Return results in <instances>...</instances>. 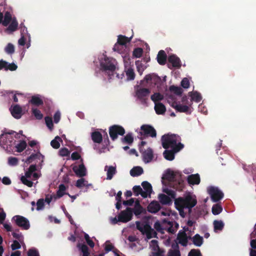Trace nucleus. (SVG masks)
I'll use <instances>...</instances> for the list:
<instances>
[{"instance_id":"obj_1","label":"nucleus","mask_w":256,"mask_h":256,"mask_svg":"<svg viewBox=\"0 0 256 256\" xmlns=\"http://www.w3.org/2000/svg\"><path fill=\"white\" fill-rule=\"evenodd\" d=\"M179 136L175 134H167L161 138L162 145L165 149L163 156L166 160H173L175 154L182 150L184 145L179 142Z\"/></svg>"},{"instance_id":"obj_2","label":"nucleus","mask_w":256,"mask_h":256,"mask_svg":"<svg viewBox=\"0 0 256 256\" xmlns=\"http://www.w3.org/2000/svg\"><path fill=\"white\" fill-rule=\"evenodd\" d=\"M197 204V200L194 195L188 193L183 197H179L175 199L174 204L176 208L179 211L180 215L184 217V210L188 209L190 212L192 208Z\"/></svg>"},{"instance_id":"obj_3","label":"nucleus","mask_w":256,"mask_h":256,"mask_svg":"<svg viewBox=\"0 0 256 256\" xmlns=\"http://www.w3.org/2000/svg\"><path fill=\"white\" fill-rule=\"evenodd\" d=\"M16 132L8 130L4 132L0 136V144L8 152L14 151L16 140L14 139V134Z\"/></svg>"},{"instance_id":"obj_4","label":"nucleus","mask_w":256,"mask_h":256,"mask_svg":"<svg viewBox=\"0 0 256 256\" xmlns=\"http://www.w3.org/2000/svg\"><path fill=\"white\" fill-rule=\"evenodd\" d=\"M100 66L102 70L106 72L110 78H111V76L114 75L116 70V66L112 60L110 58L105 56L104 60H101Z\"/></svg>"},{"instance_id":"obj_5","label":"nucleus","mask_w":256,"mask_h":256,"mask_svg":"<svg viewBox=\"0 0 256 256\" xmlns=\"http://www.w3.org/2000/svg\"><path fill=\"white\" fill-rule=\"evenodd\" d=\"M141 131L138 132V138L143 140L146 137L150 136L156 138V132L152 126L148 124H143L140 126Z\"/></svg>"},{"instance_id":"obj_6","label":"nucleus","mask_w":256,"mask_h":256,"mask_svg":"<svg viewBox=\"0 0 256 256\" xmlns=\"http://www.w3.org/2000/svg\"><path fill=\"white\" fill-rule=\"evenodd\" d=\"M146 142L142 141L138 144V150L142 154L143 160H152L154 158V152L152 148L150 147L144 148Z\"/></svg>"},{"instance_id":"obj_7","label":"nucleus","mask_w":256,"mask_h":256,"mask_svg":"<svg viewBox=\"0 0 256 256\" xmlns=\"http://www.w3.org/2000/svg\"><path fill=\"white\" fill-rule=\"evenodd\" d=\"M136 228L140 230L143 235L146 234L148 239H150L152 238V234L154 232L150 224H143L139 221H136Z\"/></svg>"},{"instance_id":"obj_8","label":"nucleus","mask_w":256,"mask_h":256,"mask_svg":"<svg viewBox=\"0 0 256 256\" xmlns=\"http://www.w3.org/2000/svg\"><path fill=\"white\" fill-rule=\"evenodd\" d=\"M125 132L124 128L120 125L114 124L109 128V134L114 141L118 138V135L124 136Z\"/></svg>"},{"instance_id":"obj_9","label":"nucleus","mask_w":256,"mask_h":256,"mask_svg":"<svg viewBox=\"0 0 256 256\" xmlns=\"http://www.w3.org/2000/svg\"><path fill=\"white\" fill-rule=\"evenodd\" d=\"M12 220H14L16 224L22 229L28 230L30 228V224L29 220L25 217L16 215L12 218Z\"/></svg>"},{"instance_id":"obj_10","label":"nucleus","mask_w":256,"mask_h":256,"mask_svg":"<svg viewBox=\"0 0 256 256\" xmlns=\"http://www.w3.org/2000/svg\"><path fill=\"white\" fill-rule=\"evenodd\" d=\"M132 208H127L125 210L120 212L118 215V220L120 222H127L132 218Z\"/></svg>"},{"instance_id":"obj_11","label":"nucleus","mask_w":256,"mask_h":256,"mask_svg":"<svg viewBox=\"0 0 256 256\" xmlns=\"http://www.w3.org/2000/svg\"><path fill=\"white\" fill-rule=\"evenodd\" d=\"M136 96L142 102L146 100V98L148 96L150 92V90L147 88H141L140 86L137 85L135 87Z\"/></svg>"},{"instance_id":"obj_12","label":"nucleus","mask_w":256,"mask_h":256,"mask_svg":"<svg viewBox=\"0 0 256 256\" xmlns=\"http://www.w3.org/2000/svg\"><path fill=\"white\" fill-rule=\"evenodd\" d=\"M192 234L189 233H185L184 231H179L177 234L176 240L181 246H186L188 244V241L192 238Z\"/></svg>"},{"instance_id":"obj_13","label":"nucleus","mask_w":256,"mask_h":256,"mask_svg":"<svg viewBox=\"0 0 256 256\" xmlns=\"http://www.w3.org/2000/svg\"><path fill=\"white\" fill-rule=\"evenodd\" d=\"M132 36L130 38L126 37L122 35H120L118 36L117 43L116 44L113 48L114 51L118 52L119 53H121L122 51L120 48V46H122L130 42Z\"/></svg>"},{"instance_id":"obj_14","label":"nucleus","mask_w":256,"mask_h":256,"mask_svg":"<svg viewBox=\"0 0 256 256\" xmlns=\"http://www.w3.org/2000/svg\"><path fill=\"white\" fill-rule=\"evenodd\" d=\"M208 193L214 202H217L224 197L223 192L218 188L211 186L208 190Z\"/></svg>"},{"instance_id":"obj_15","label":"nucleus","mask_w":256,"mask_h":256,"mask_svg":"<svg viewBox=\"0 0 256 256\" xmlns=\"http://www.w3.org/2000/svg\"><path fill=\"white\" fill-rule=\"evenodd\" d=\"M38 171V166L36 164H31L26 172L24 176L30 178L32 176V180H36L40 178V175Z\"/></svg>"},{"instance_id":"obj_16","label":"nucleus","mask_w":256,"mask_h":256,"mask_svg":"<svg viewBox=\"0 0 256 256\" xmlns=\"http://www.w3.org/2000/svg\"><path fill=\"white\" fill-rule=\"evenodd\" d=\"M72 170L78 177L82 178L86 174V170L83 163L74 166Z\"/></svg>"},{"instance_id":"obj_17","label":"nucleus","mask_w":256,"mask_h":256,"mask_svg":"<svg viewBox=\"0 0 256 256\" xmlns=\"http://www.w3.org/2000/svg\"><path fill=\"white\" fill-rule=\"evenodd\" d=\"M172 106L177 112H184L186 114H190L191 110L190 107L186 105L177 104L176 102L172 103Z\"/></svg>"},{"instance_id":"obj_18","label":"nucleus","mask_w":256,"mask_h":256,"mask_svg":"<svg viewBox=\"0 0 256 256\" xmlns=\"http://www.w3.org/2000/svg\"><path fill=\"white\" fill-rule=\"evenodd\" d=\"M147 208L150 212L156 214L160 210L161 206L158 202L153 200L149 204Z\"/></svg>"},{"instance_id":"obj_19","label":"nucleus","mask_w":256,"mask_h":256,"mask_svg":"<svg viewBox=\"0 0 256 256\" xmlns=\"http://www.w3.org/2000/svg\"><path fill=\"white\" fill-rule=\"evenodd\" d=\"M168 62L172 64V67L180 68L181 67L180 60L176 55L172 54L168 58Z\"/></svg>"},{"instance_id":"obj_20","label":"nucleus","mask_w":256,"mask_h":256,"mask_svg":"<svg viewBox=\"0 0 256 256\" xmlns=\"http://www.w3.org/2000/svg\"><path fill=\"white\" fill-rule=\"evenodd\" d=\"M11 114L15 118L19 119L22 116V108L18 104L14 105L10 109Z\"/></svg>"},{"instance_id":"obj_21","label":"nucleus","mask_w":256,"mask_h":256,"mask_svg":"<svg viewBox=\"0 0 256 256\" xmlns=\"http://www.w3.org/2000/svg\"><path fill=\"white\" fill-rule=\"evenodd\" d=\"M166 54L164 50H160L158 52L156 58L157 61L160 64H165L166 61Z\"/></svg>"},{"instance_id":"obj_22","label":"nucleus","mask_w":256,"mask_h":256,"mask_svg":"<svg viewBox=\"0 0 256 256\" xmlns=\"http://www.w3.org/2000/svg\"><path fill=\"white\" fill-rule=\"evenodd\" d=\"M104 170L107 171V180H111L116 173V166H105Z\"/></svg>"},{"instance_id":"obj_23","label":"nucleus","mask_w":256,"mask_h":256,"mask_svg":"<svg viewBox=\"0 0 256 256\" xmlns=\"http://www.w3.org/2000/svg\"><path fill=\"white\" fill-rule=\"evenodd\" d=\"M188 182L189 184H198L200 182V177L198 174H191L188 176Z\"/></svg>"},{"instance_id":"obj_24","label":"nucleus","mask_w":256,"mask_h":256,"mask_svg":"<svg viewBox=\"0 0 256 256\" xmlns=\"http://www.w3.org/2000/svg\"><path fill=\"white\" fill-rule=\"evenodd\" d=\"M158 200L162 204L170 205L172 204L171 198L165 194H161L158 195Z\"/></svg>"},{"instance_id":"obj_25","label":"nucleus","mask_w":256,"mask_h":256,"mask_svg":"<svg viewBox=\"0 0 256 256\" xmlns=\"http://www.w3.org/2000/svg\"><path fill=\"white\" fill-rule=\"evenodd\" d=\"M160 78L154 76H152L151 74H149L146 75L144 76V80H141L140 84H142L144 81H146L147 83H148V82L153 83L154 82L155 84H156V82L158 81H160Z\"/></svg>"},{"instance_id":"obj_26","label":"nucleus","mask_w":256,"mask_h":256,"mask_svg":"<svg viewBox=\"0 0 256 256\" xmlns=\"http://www.w3.org/2000/svg\"><path fill=\"white\" fill-rule=\"evenodd\" d=\"M92 139L94 142L100 144L102 140V136L101 133L98 131H95L91 134Z\"/></svg>"},{"instance_id":"obj_27","label":"nucleus","mask_w":256,"mask_h":256,"mask_svg":"<svg viewBox=\"0 0 256 256\" xmlns=\"http://www.w3.org/2000/svg\"><path fill=\"white\" fill-rule=\"evenodd\" d=\"M154 110L158 114H163L166 111V106L161 102L156 103Z\"/></svg>"},{"instance_id":"obj_28","label":"nucleus","mask_w":256,"mask_h":256,"mask_svg":"<svg viewBox=\"0 0 256 256\" xmlns=\"http://www.w3.org/2000/svg\"><path fill=\"white\" fill-rule=\"evenodd\" d=\"M44 158V156L40 152H36L34 151V152H32L30 156L28 157L26 160H43Z\"/></svg>"},{"instance_id":"obj_29","label":"nucleus","mask_w":256,"mask_h":256,"mask_svg":"<svg viewBox=\"0 0 256 256\" xmlns=\"http://www.w3.org/2000/svg\"><path fill=\"white\" fill-rule=\"evenodd\" d=\"M191 240H192L193 244L197 246H200L204 242L203 238L199 234L194 235Z\"/></svg>"},{"instance_id":"obj_30","label":"nucleus","mask_w":256,"mask_h":256,"mask_svg":"<svg viewBox=\"0 0 256 256\" xmlns=\"http://www.w3.org/2000/svg\"><path fill=\"white\" fill-rule=\"evenodd\" d=\"M144 208L140 205V202L136 200L135 202L134 208L132 209V213L137 216L143 212Z\"/></svg>"},{"instance_id":"obj_31","label":"nucleus","mask_w":256,"mask_h":256,"mask_svg":"<svg viewBox=\"0 0 256 256\" xmlns=\"http://www.w3.org/2000/svg\"><path fill=\"white\" fill-rule=\"evenodd\" d=\"M29 102L36 106H40L44 104L43 100L39 96H32Z\"/></svg>"},{"instance_id":"obj_32","label":"nucleus","mask_w":256,"mask_h":256,"mask_svg":"<svg viewBox=\"0 0 256 256\" xmlns=\"http://www.w3.org/2000/svg\"><path fill=\"white\" fill-rule=\"evenodd\" d=\"M121 141L123 144H127L130 145L132 144L134 142L132 134L131 132H128L124 138H121Z\"/></svg>"},{"instance_id":"obj_33","label":"nucleus","mask_w":256,"mask_h":256,"mask_svg":"<svg viewBox=\"0 0 256 256\" xmlns=\"http://www.w3.org/2000/svg\"><path fill=\"white\" fill-rule=\"evenodd\" d=\"M188 95L191 97L192 100H194L196 102H200L202 99L200 94L196 91L190 92L188 93Z\"/></svg>"},{"instance_id":"obj_34","label":"nucleus","mask_w":256,"mask_h":256,"mask_svg":"<svg viewBox=\"0 0 256 256\" xmlns=\"http://www.w3.org/2000/svg\"><path fill=\"white\" fill-rule=\"evenodd\" d=\"M143 169L140 166H135L130 171V174L132 176H137L143 173Z\"/></svg>"},{"instance_id":"obj_35","label":"nucleus","mask_w":256,"mask_h":256,"mask_svg":"<svg viewBox=\"0 0 256 256\" xmlns=\"http://www.w3.org/2000/svg\"><path fill=\"white\" fill-rule=\"evenodd\" d=\"M26 146V143L24 140L20 141V142L17 144H14V150L18 152H22L23 151Z\"/></svg>"},{"instance_id":"obj_36","label":"nucleus","mask_w":256,"mask_h":256,"mask_svg":"<svg viewBox=\"0 0 256 256\" xmlns=\"http://www.w3.org/2000/svg\"><path fill=\"white\" fill-rule=\"evenodd\" d=\"M162 224H167L168 226V231L171 234H174L176 230L174 227L173 221H169L166 219L162 220Z\"/></svg>"},{"instance_id":"obj_37","label":"nucleus","mask_w":256,"mask_h":256,"mask_svg":"<svg viewBox=\"0 0 256 256\" xmlns=\"http://www.w3.org/2000/svg\"><path fill=\"white\" fill-rule=\"evenodd\" d=\"M175 174L174 172L170 170H167L166 173L163 176L162 178L167 180L169 182H172L174 180Z\"/></svg>"},{"instance_id":"obj_38","label":"nucleus","mask_w":256,"mask_h":256,"mask_svg":"<svg viewBox=\"0 0 256 256\" xmlns=\"http://www.w3.org/2000/svg\"><path fill=\"white\" fill-rule=\"evenodd\" d=\"M125 72L128 80H132L134 79L136 75L134 69L129 68L125 70Z\"/></svg>"},{"instance_id":"obj_39","label":"nucleus","mask_w":256,"mask_h":256,"mask_svg":"<svg viewBox=\"0 0 256 256\" xmlns=\"http://www.w3.org/2000/svg\"><path fill=\"white\" fill-rule=\"evenodd\" d=\"M169 90L171 92H174V94L178 96H181L183 92V90L180 87L176 86L174 85L170 86Z\"/></svg>"},{"instance_id":"obj_40","label":"nucleus","mask_w":256,"mask_h":256,"mask_svg":"<svg viewBox=\"0 0 256 256\" xmlns=\"http://www.w3.org/2000/svg\"><path fill=\"white\" fill-rule=\"evenodd\" d=\"M214 230H222L224 228V223L222 220H215L214 222Z\"/></svg>"},{"instance_id":"obj_41","label":"nucleus","mask_w":256,"mask_h":256,"mask_svg":"<svg viewBox=\"0 0 256 256\" xmlns=\"http://www.w3.org/2000/svg\"><path fill=\"white\" fill-rule=\"evenodd\" d=\"M222 146V140H220L216 146V150L218 155H222V154L227 155V152L223 149H221Z\"/></svg>"},{"instance_id":"obj_42","label":"nucleus","mask_w":256,"mask_h":256,"mask_svg":"<svg viewBox=\"0 0 256 256\" xmlns=\"http://www.w3.org/2000/svg\"><path fill=\"white\" fill-rule=\"evenodd\" d=\"M136 65L138 72L141 76L146 69V66L140 60H136Z\"/></svg>"},{"instance_id":"obj_43","label":"nucleus","mask_w":256,"mask_h":256,"mask_svg":"<svg viewBox=\"0 0 256 256\" xmlns=\"http://www.w3.org/2000/svg\"><path fill=\"white\" fill-rule=\"evenodd\" d=\"M12 20V15L8 12H6L4 16L2 24L4 26H7Z\"/></svg>"},{"instance_id":"obj_44","label":"nucleus","mask_w":256,"mask_h":256,"mask_svg":"<svg viewBox=\"0 0 256 256\" xmlns=\"http://www.w3.org/2000/svg\"><path fill=\"white\" fill-rule=\"evenodd\" d=\"M151 100L154 102L162 100L164 99V96L159 92H156L151 96Z\"/></svg>"},{"instance_id":"obj_45","label":"nucleus","mask_w":256,"mask_h":256,"mask_svg":"<svg viewBox=\"0 0 256 256\" xmlns=\"http://www.w3.org/2000/svg\"><path fill=\"white\" fill-rule=\"evenodd\" d=\"M66 187L64 184H60L58 186V190L56 192L57 197L62 198L65 194Z\"/></svg>"},{"instance_id":"obj_46","label":"nucleus","mask_w":256,"mask_h":256,"mask_svg":"<svg viewBox=\"0 0 256 256\" xmlns=\"http://www.w3.org/2000/svg\"><path fill=\"white\" fill-rule=\"evenodd\" d=\"M212 210L214 215H218L222 212V208L220 204H215L212 206Z\"/></svg>"},{"instance_id":"obj_47","label":"nucleus","mask_w":256,"mask_h":256,"mask_svg":"<svg viewBox=\"0 0 256 256\" xmlns=\"http://www.w3.org/2000/svg\"><path fill=\"white\" fill-rule=\"evenodd\" d=\"M18 23L16 20H13L10 24L8 26L7 30L12 32H14L17 30Z\"/></svg>"},{"instance_id":"obj_48","label":"nucleus","mask_w":256,"mask_h":256,"mask_svg":"<svg viewBox=\"0 0 256 256\" xmlns=\"http://www.w3.org/2000/svg\"><path fill=\"white\" fill-rule=\"evenodd\" d=\"M61 138L60 136H56L54 139L52 140L50 142V145L52 146L56 149H57L60 148V144L58 140H60Z\"/></svg>"},{"instance_id":"obj_49","label":"nucleus","mask_w":256,"mask_h":256,"mask_svg":"<svg viewBox=\"0 0 256 256\" xmlns=\"http://www.w3.org/2000/svg\"><path fill=\"white\" fill-rule=\"evenodd\" d=\"M143 53V50L140 48H137L134 50L132 56L136 58H139L142 56Z\"/></svg>"},{"instance_id":"obj_50","label":"nucleus","mask_w":256,"mask_h":256,"mask_svg":"<svg viewBox=\"0 0 256 256\" xmlns=\"http://www.w3.org/2000/svg\"><path fill=\"white\" fill-rule=\"evenodd\" d=\"M142 186L146 191L152 193V186L150 183L148 182L144 181L142 183Z\"/></svg>"},{"instance_id":"obj_51","label":"nucleus","mask_w":256,"mask_h":256,"mask_svg":"<svg viewBox=\"0 0 256 256\" xmlns=\"http://www.w3.org/2000/svg\"><path fill=\"white\" fill-rule=\"evenodd\" d=\"M32 113L37 120H41L43 118V114L37 108H32Z\"/></svg>"},{"instance_id":"obj_52","label":"nucleus","mask_w":256,"mask_h":256,"mask_svg":"<svg viewBox=\"0 0 256 256\" xmlns=\"http://www.w3.org/2000/svg\"><path fill=\"white\" fill-rule=\"evenodd\" d=\"M28 178H27L26 176H22L20 180L24 185H26L28 187H32L33 186V182L28 180Z\"/></svg>"},{"instance_id":"obj_53","label":"nucleus","mask_w":256,"mask_h":256,"mask_svg":"<svg viewBox=\"0 0 256 256\" xmlns=\"http://www.w3.org/2000/svg\"><path fill=\"white\" fill-rule=\"evenodd\" d=\"M44 120L46 126L50 130H52L54 128L52 118L50 116H47L45 117Z\"/></svg>"},{"instance_id":"obj_54","label":"nucleus","mask_w":256,"mask_h":256,"mask_svg":"<svg viewBox=\"0 0 256 256\" xmlns=\"http://www.w3.org/2000/svg\"><path fill=\"white\" fill-rule=\"evenodd\" d=\"M5 52L8 54H12L14 52V46L11 43H8L4 48Z\"/></svg>"},{"instance_id":"obj_55","label":"nucleus","mask_w":256,"mask_h":256,"mask_svg":"<svg viewBox=\"0 0 256 256\" xmlns=\"http://www.w3.org/2000/svg\"><path fill=\"white\" fill-rule=\"evenodd\" d=\"M84 238L87 243V244L92 248L94 246V242L90 239L89 235L88 234L84 233Z\"/></svg>"},{"instance_id":"obj_56","label":"nucleus","mask_w":256,"mask_h":256,"mask_svg":"<svg viewBox=\"0 0 256 256\" xmlns=\"http://www.w3.org/2000/svg\"><path fill=\"white\" fill-rule=\"evenodd\" d=\"M59 154L62 156H69L70 154V151L67 148H62L59 150Z\"/></svg>"},{"instance_id":"obj_57","label":"nucleus","mask_w":256,"mask_h":256,"mask_svg":"<svg viewBox=\"0 0 256 256\" xmlns=\"http://www.w3.org/2000/svg\"><path fill=\"white\" fill-rule=\"evenodd\" d=\"M36 210H40L44 208V200L43 198L39 199L36 202Z\"/></svg>"},{"instance_id":"obj_58","label":"nucleus","mask_w":256,"mask_h":256,"mask_svg":"<svg viewBox=\"0 0 256 256\" xmlns=\"http://www.w3.org/2000/svg\"><path fill=\"white\" fill-rule=\"evenodd\" d=\"M188 256H202L199 250L192 249L189 252Z\"/></svg>"},{"instance_id":"obj_59","label":"nucleus","mask_w":256,"mask_h":256,"mask_svg":"<svg viewBox=\"0 0 256 256\" xmlns=\"http://www.w3.org/2000/svg\"><path fill=\"white\" fill-rule=\"evenodd\" d=\"M28 256H40L38 250L35 248H30L28 252Z\"/></svg>"},{"instance_id":"obj_60","label":"nucleus","mask_w":256,"mask_h":256,"mask_svg":"<svg viewBox=\"0 0 256 256\" xmlns=\"http://www.w3.org/2000/svg\"><path fill=\"white\" fill-rule=\"evenodd\" d=\"M18 68V66L14 63L8 64L7 62L6 70H10L11 71L16 70Z\"/></svg>"},{"instance_id":"obj_61","label":"nucleus","mask_w":256,"mask_h":256,"mask_svg":"<svg viewBox=\"0 0 256 256\" xmlns=\"http://www.w3.org/2000/svg\"><path fill=\"white\" fill-rule=\"evenodd\" d=\"M164 192L172 198H174L176 196V192L172 190L166 188L164 190Z\"/></svg>"},{"instance_id":"obj_62","label":"nucleus","mask_w":256,"mask_h":256,"mask_svg":"<svg viewBox=\"0 0 256 256\" xmlns=\"http://www.w3.org/2000/svg\"><path fill=\"white\" fill-rule=\"evenodd\" d=\"M21 248V246L19 242L16 240H14L12 244L11 245V248L12 250H15L20 249Z\"/></svg>"},{"instance_id":"obj_63","label":"nucleus","mask_w":256,"mask_h":256,"mask_svg":"<svg viewBox=\"0 0 256 256\" xmlns=\"http://www.w3.org/2000/svg\"><path fill=\"white\" fill-rule=\"evenodd\" d=\"M181 86L184 88H188L190 86V82L188 78H184L181 82Z\"/></svg>"},{"instance_id":"obj_64","label":"nucleus","mask_w":256,"mask_h":256,"mask_svg":"<svg viewBox=\"0 0 256 256\" xmlns=\"http://www.w3.org/2000/svg\"><path fill=\"white\" fill-rule=\"evenodd\" d=\"M132 190L136 196H138L142 192V188L140 186H134Z\"/></svg>"}]
</instances>
